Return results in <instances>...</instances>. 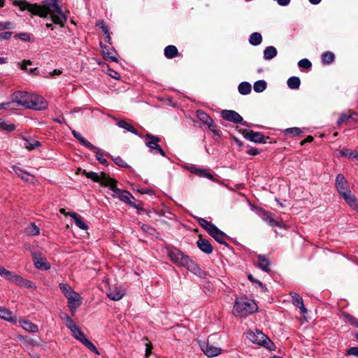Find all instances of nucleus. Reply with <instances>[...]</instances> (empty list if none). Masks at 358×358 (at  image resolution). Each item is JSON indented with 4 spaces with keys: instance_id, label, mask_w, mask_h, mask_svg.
Listing matches in <instances>:
<instances>
[{
    "instance_id": "obj_1",
    "label": "nucleus",
    "mask_w": 358,
    "mask_h": 358,
    "mask_svg": "<svg viewBox=\"0 0 358 358\" xmlns=\"http://www.w3.org/2000/svg\"><path fill=\"white\" fill-rule=\"evenodd\" d=\"M13 5L18 6L22 11L27 10L31 14L41 17H46L50 15L52 21L61 27H64L67 20V17L58 5L57 0H50L44 6L29 3L25 1H15Z\"/></svg>"
},
{
    "instance_id": "obj_2",
    "label": "nucleus",
    "mask_w": 358,
    "mask_h": 358,
    "mask_svg": "<svg viewBox=\"0 0 358 358\" xmlns=\"http://www.w3.org/2000/svg\"><path fill=\"white\" fill-rule=\"evenodd\" d=\"M167 255L173 263L178 266L185 267L193 272H196L199 270V267L194 262L191 260L185 253L176 248L169 250Z\"/></svg>"
},
{
    "instance_id": "obj_3",
    "label": "nucleus",
    "mask_w": 358,
    "mask_h": 358,
    "mask_svg": "<svg viewBox=\"0 0 358 358\" xmlns=\"http://www.w3.org/2000/svg\"><path fill=\"white\" fill-rule=\"evenodd\" d=\"M257 304L252 300L238 299L234 306V314L236 316L247 317L257 310Z\"/></svg>"
},
{
    "instance_id": "obj_4",
    "label": "nucleus",
    "mask_w": 358,
    "mask_h": 358,
    "mask_svg": "<svg viewBox=\"0 0 358 358\" xmlns=\"http://www.w3.org/2000/svg\"><path fill=\"white\" fill-rule=\"evenodd\" d=\"M246 337L254 343L261 345L270 350H274V344L273 342L268 336L259 330L248 331L246 334Z\"/></svg>"
},
{
    "instance_id": "obj_5",
    "label": "nucleus",
    "mask_w": 358,
    "mask_h": 358,
    "mask_svg": "<svg viewBox=\"0 0 358 358\" xmlns=\"http://www.w3.org/2000/svg\"><path fill=\"white\" fill-rule=\"evenodd\" d=\"M71 133L73 137L76 138L80 144L96 152V159L101 164H108L107 160L103 158V154L101 152L96 146L92 145L90 141H87L79 132L76 131V130L71 129Z\"/></svg>"
},
{
    "instance_id": "obj_6",
    "label": "nucleus",
    "mask_w": 358,
    "mask_h": 358,
    "mask_svg": "<svg viewBox=\"0 0 358 358\" xmlns=\"http://www.w3.org/2000/svg\"><path fill=\"white\" fill-rule=\"evenodd\" d=\"M145 138H146V146L151 150H155V153H159L163 157L166 156L165 152L159 145V143L161 141V138L159 137L148 133L145 134Z\"/></svg>"
},
{
    "instance_id": "obj_7",
    "label": "nucleus",
    "mask_w": 358,
    "mask_h": 358,
    "mask_svg": "<svg viewBox=\"0 0 358 358\" xmlns=\"http://www.w3.org/2000/svg\"><path fill=\"white\" fill-rule=\"evenodd\" d=\"M28 105V108L42 110L47 108L48 103L43 96L35 94H31Z\"/></svg>"
},
{
    "instance_id": "obj_8",
    "label": "nucleus",
    "mask_w": 358,
    "mask_h": 358,
    "mask_svg": "<svg viewBox=\"0 0 358 358\" xmlns=\"http://www.w3.org/2000/svg\"><path fill=\"white\" fill-rule=\"evenodd\" d=\"M241 134L246 139L254 143H266V140L268 136H264L261 132L254 131L250 129H242Z\"/></svg>"
},
{
    "instance_id": "obj_9",
    "label": "nucleus",
    "mask_w": 358,
    "mask_h": 358,
    "mask_svg": "<svg viewBox=\"0 0 358 358\" xmlns=\"http://www.w3.org/2000/svg\"><path fill=\"white\" fill-rule=\"evenodd\" d=\"M210 339H212L211 336L208 338L207 342L200 343V348L206 355L209 357H213L219 355L221 353L222 350L220 348L213 346L210 343Z\"/></svg>"
},
{
    "instance_id": "obj_10",
    "label": "nucleus",
    "mask_w": 358,
    "mask_h": 358,
    "mask_svg": "<svg viewBox=\"0 0 358 358\" xmlns=\"http://www.w3.org/2000/svg\"><path fill=\"white\" fill-rule=\"evenodd\" d=\"M30 95L31 94L27 92H15L12 94V102L17 103L18 106H24L28 108Z\"/></svg>"
},
{
    "instance_id": "obj_11",
    "label": "nucleus",
    "mask_w": 358,
    "mask_h": 358,
    "mask_svg": "<svg viewBox=\"0 0 358 358\" xmlns=\"http://www.w3.org/2000/svg\"><path fill=\"white\" fill-rule=\"evenodd\" d=\"M221 117L229 122L235 124L241 123L248 126L245 122H243V117L236 111L231 110H224L221 112Z\"/></svg>"
},
{
    "instance_id": "obj_12",
    "label": "nucleus",
    "mask_w": 358,
    "mask_h": 358,
    "mask_svg": "<svg viewBox=\"0 0 358 358\" xmlns=\"http://www.w3.org/2000/svg\"><path fill=\"white\" fill-rule=\"evenodd\" d=\"M31 256L34 266L36 268L45 271L50 269V264L47 262L46 258L41 253L33 252Z\"/></svg>"
},
{
    "instance_id": "obj_13",
    "label": "nucleus",
    "mask_w": 358,
    "mask_h": 358,
    "mask_svg": "<svg viewBox=\"0 0 358 358\" xmlns=\"http://www.w3.org/2000/svg\"><path fill=\"white\" fill-rule=\"evenodd\" d=\"M68 299V307L72 315L74 314L76 310L81 305L82 298L78 292H73L66 296Z\"/></svg>"
},
{
    "instance_id": "obj_14",
    "label": "nucleus",
    "mask_w": 358,
    "mask_h": 358,
    "mask_svg": "<svg viewBox=\"0 0 358 358\" xmlns=\"http://www.w3.org/2000/svg\"><path fill=\"white\" fill-rule=\"evenodd\" d=\"M358 116V113L354 112V113H342L340 115L339 119L337 121L338 125H341L343 124H347V125H352L357 122V117Z\"/></svg>"
},
{
    "instance_id": "obj_15",
    "label": "nucleus",
    "mask_w": 358,
    "mask_h": 358,
    "mask_svg": "<svg viewBox=\"0 0 358 358\" xmlns=\"http://www.w3.org/2000/svg\"><path fill=\"white\" fill-rule=\"evenodd\" d=\"M336 186L339 194H343V192L350 191L347 180L342 174H338L336 178Z\"/></svg>"
},
{
    "instance_id": "obj_16",
    "label": "nucleus",
    "mask_w": 358,
    "mask_h": 358,
    "mask_svg": "<svg viewBox=\"0 0 358 358\" xmlns=\"http://www.w3.org/2000/svg\"><path fill=\"white\" fill-rule=\"evenodd\" d=\"M83 174L87 178L96 182H100V184L104 186L103 180L104 178H110L109 176L106 175V173L101 172L100 175L95 172H87L86 171H83Z\"/></svg>"
},
{
    "instance_id": "obj_17",
    "label": "nucleus",
    "mask_w": 358,
    "mask_h": 358,
    "mask_svg": "<svg viewBox=\"0 0 358 358\" xmlns=\"http://www.w3.org/2000/svg\"><path fill=\"white\" fill-rule=\"evenodd\" d=\"M209 234L219 243L227 245V234L217 227H215Z\"/></svg>"
},
{
    "instance_id": "obj_18",
    "label": "nucleus",
    "mask_w": 358,
    "mask_h": 358,
    "mask_svg": "<svg viewBox=\"0 0 358 358\" xmlns=\"http://www.w3.org/2000/svg\"><path fill=\"white\" fill-rule=\"evenodd\" d=\"M290 296L292 297V303L295 306L299 308L302 313H307V309L305 308L303 305L302 297H301L299 294L294 292H290Z\"/></svg>"
},
{
    "instance_id": "obj_19",
    "label": "nucleus",
    "mask_w": 358,
    "mask_h": 358,
    "mask_svg": "<svg viewBox=\"0 0 358 358\" xmlns=\"http://www.w3.org/2000/svg\"><path fill=\"white\" fill-rule=\"evenodd\" d=\"M116 191L121 193L120 196V200L122 201L129 204L131 206L134 208H138L136 204L131 201V199L134 200V197L131 194V193L127 190L124 189H116Z\"/></svg>"
},
{
    "instance_id": "obj_20",
    "label": "nucleus",
    "mask_w": 358,
    "mask_h": 358,
    "mask_svg": "<svg viewBox=\"0 0 358 358\" xmlns=\"http://www.w3.org/2000/svg\"><path fill=\"white\" fill-rule=\"evenodd\" d=\"M103 183H104V186L109 187L110 189L113 191V194H112V196L113 197H117L120 199L121 193L116 191V189H120L116 185L117 181L115 180H114L113 178H104Z\"/></svg>"
},
{
    "instance_id": "obj_21",
    "label": "nucleus",
    "mask_w": 358,
    "mask_h": 358,
    "mask_svg": "<svg viewBox=\"0 0 358 358\" xmlns=\"http://www.w3.org/2000/svg\"><path fill=\"white\" fill-rule=\"evenodd\" d=\"M348 204L353 209H358V202L356 197L352 194L351 191H347L343 192V194L341 195Z\"/></svg>"
},
{
    "instance_id": "obj_22",
    "label": "nucleus",
    "mask_w": 358,
    "mask_h": 358,
    "mask_svg": "<svg viewBox=\"0 0 358 358\" xmlns=\"http://www.w3.org/2000/svg\"><path fill=\"white\" fill-rule=\"evenodd\" d=\"M198 248L203 252L206 254H210L213 252V246L210 242L206 240L200 238L196 242Z\"/></svg>"
},
{
    "instance_id": "obj_23",
    "label": "nucleus",
    "mask_w": 358,
    "mask_h": 358,
    "mask_svg": "<svg viewBox=\"0 0 358 358\" xmlns=\"http://www.w3.org/2000/svg\"><path fill=\"white\" fill-rule=\"evenodd\" d=\"M14 284L17 286L34 289H35L36 288V287L33 284V282L31 281L24 278L23 277H22L20 275H18Z\"/></svg>"
},
{
    "instance_id": "obj_24",
    "label": "nucleus",
    "mask_w": 358,
    "mask_h": 358,
    "mask_svg": "<svg viewBox=\"0 0 358 358\" xmlns=\"http://www.w3.org/2000/svg\"><path fill=\"white\" fill-rule=\"evenodd\" d=\"M190 171L191 173H194L199 176L207 178L211 180H214L213 176L211 173H208L206 169L192 166L190 168Z\"/></svg>"
},
{
    "instance_id": "obj_25",
    "label": "nucleus",
    "mask_w": 358,
    "mask_h": 358,
    "mask_svg": "<svg viewBox=\"0 0 358 358\" xmlns=\"http://www.w3.org/2000/svg\"><path fill=\"white\" fill-rule=\"evenodd\" d=\"M124 295V292L117 287H115L113 289H110L107 294L108 298L113 301L120 300Z\"/></svg>"
},
{
    "instance_id": "obj_26",
    "label": "nucleus",
    "mask_w": 358,
    "mask_h": 358,
    "mask_svg": "<svg viewBox=\"0 0 358 358\" xmlns=\"http://www.w3.org/2000/svg\"><path fill=\"white\" fill-rule=\"evenodd\" d=\"M196 116L204 124H206L208 127H212L213 120L203 110H198L196 111Z\"/></svg>"
},
{
    "instance_id": "obj_27",
    "label": "nucleus",
    "mask_w": 358,
    "mask_h": 358,
    "mask_svg": "<svg viewBox=\"0 0 358 358\" xmlns=\"http://www.w3.org/2000/svg\"><path fill=\"white\" fill-rule=\"evenodd\" d=\"M0 275L4 277L6 279L13 283L15 282V280L18 276V275L16 274L15 273L8 271L3 266H1V268H0Z\"/></svg>"
},
{
    "instance_id": "obj_28",
    "label": "nucleus",
    "mask_w": 358,
    "mask_h": 358,
    "mask_svg": "<svg viewBox=\"0 0 358 358\" xmlns=\"http://www.w3.org/2000/svg\"><path fill=\"white\" fill-rule=\"evenodd\" d=\"M69 215L71 216L74 220L75 224L80 229H84V230H86L88 229V227L83 222L82 217L78 214H77L74 212H71L69 213Z\"/></svg>"
},
{
    "instance_id": "obj_29",
    "label": "nucleus",
    "mask_w": 358,
    "mask_h": 358,
    "mask_svg": "<svg viewBox=\"0 0 358 358\" xmlns=\"http://www.w3.org/2000/svg\"><path fill=\"white\" fill-rule=\"evenodd\" d=\"M179 55L178 48L173 45H169L164 48V56L168 59H173Z\"/></svg>"
},
{
    "instance_id": "obj_30",
    "label": "nucleus",
    "mask_w": 358,
    "mask_h": 358,
    "mask_svg": "<svg viewBox=\"0 0 358 358\" xmlns=\"http://www.w3.org/2000/svg\"><path fill=\"white\" fill-rule=\"evenodd\" d=\"M258 266L264 271H270V262L263 255H258Z\"/></svg>"
},
{
    "instance_id": "obj_31",
    "label": "nucleus",
    "mask_w": 358,
    "mask_h": 358,
    "mask_svg": "<svg viewBox=\"0 0 358 358\" xmlns=\"http://www.w3.org/2000/svg\"><path fill=\"white\" fill-rule=\"evenodd\" d=\"M21 327L27 331L36 333L38 331V326L29 320L20 322Z\"/></svg>"
},
{
    "instance_id": "obj_32",
    "label": "nucleus",
    "mask_w": 358,
    "mask_h": 358,
    "mask_svg": "<svg viewBox=\"0 0 358 358\" xmlns=\"http://www.w3.org/2000/svg\"><path fill=\"white\" fill-rule=\"evenodd\" d=\"M24 233L27 236H36L39 234L40 229L34 223H30L24 228Z\"/></svg>"
},
{
    "instance_id": "obj_33",
    "label": "nucleus",
    "mask_w": 358,
    "mask_h": 358,
    "mask_svg": "<svg viewBox=\"0 0 358 358\" xmlns=\"http://www.w3.org/2000/svg\"><path fill=\"white\" fill-rule=\"evenodd\" d=\"M23 140L25 142L24 144V148L29 150H32L36 148L41 146V143L34 139L23 137Z\"/></svg>"
},
{
    "instance_id": "obj_34",
    "label": "nucleus",
    "mask_w": 358,
    "mask_h": 358,
    "mask_svg": "<svg viewBox=\"0 0 358 358\" xmlns=\"http://www.w3.org/2000/svg\"><path fill=\"white\" fill-rule=\"evenodd\" d=\"M117 125L119 127L124 129L134 134L138 135V131L131 124H129L123 120H119L117 122Z\"/></svg>"
},
{
    "instance_id": "obj_35",
    "label": "nucleus",
    "mask_w": 358,
    "mask_h": 358,
    "mask_svg": "<svg viewBox=\"0 0 358 358\" xmlns=\"http://www.w3.org/2000/svg\"><path fill=\"white\" fill-rule=\"evenodd\" d=\"M277 55V50L273 46H268L264 51V59L269 60Z\"/></svg>"
},
{
    "instance_id": "obj_36",
    "label": "nucleus",
    "mask_w": 358,
    "mask_h": 358,
    "mask_svg": "<svg viewBox=\"0 0 358 358\" xmlns=\"http://www.w3.org/2000/svg\"><path fill=\"white\" fill-rule=\"evenodd\" d=\"M263 220L268 222L271 227H278L280 228L283 227L282 222L275 220L269 213H265Z\"/></svg>"
},
{
    "instance_id": "obj_37",
    "label": "nucleus",
    "mask_w": 358,
    "mask_h": 358,
    "mask_svg": "<svg viewBox=\"0 0 358 358\" xmlns=\"http://www.w3.org/2000/svg\"><path fill=\"white\" fill-rule=\"evenodd\" d=\"M287 85L292 90L299 89L301 85V80L299 77L292 76L287 80Z\"/></svg>"
},
{
    "instance_id": "obj_38",
    "label": "nucleus",
    "mask_w": 358,
    "mask_h": 358,
    "mask_svg": "<svg viewBox=\"0 0 358 358\" xmlns=\"http://www.w3.org/2000/svg\"><path fill=\"white\" fill-rule=\"evenodd\" d=\"M198 222L203 229H205L208 232V234H210L213 231V229L216 227L215 224H213L210 222L206 220L203 218H199Z\"/></svg>"
},
{
    "instance_id": "obj_39",
    "label": "nucleus",
    "mask_w": 358,
    "mask_h": 358,
    "mask_svg": "<svg viewBox=\"0 0 358 358\" xmlns=\"http://www.w3.org/2000/svg\"><path fill=\"white\" fill-rule=\"evenodd\" d=\"M262 41V36L258 32H254L250 36L249 42L252 45H258Z\"/></svg>"
},
{
    "instance_id": "obj_40",
    "label": "nucleus",
    "mask_w": 358,
    "mask_h": 358,
    "mask_svg": "<svg viewBox=\"0 0 358 358\" xmlns=\"http://www.w3.org/2000/svg\"><path fill=\"white\" fill-rule=\"evenodd\" d=\"M238 90L243 95L248 94L251 92V85L248 82H242L239 84Z\"/></svg>"
},
{
    "instance_id": "obj_41",
    "label": "nucleus",
    "mask_w": 358,
    "mask_h": 358,
    "mask_svg": "<svg viewBox=\"0 0 358 358\" xmlns=\"http://www.w3.org/2000/svg\"><path fill=\"white\" fill-rule=\"evenodd\" d=\"M0 317L10 322L15 321L13 319V313L4 308H1L0 310Z\"/></svg>"
},
{
    "instance_id": "obj_42",
    "label": "nucleus",
    "mask_w": 358,
    "mask_h": 358,
    "mask_svg": "<svg viewBox=\"0 0 358 358\" xmlns=\"http://www.w3.org/2000/svg\"><path fill=\"white\" fill-rule=\"evenodd\" d=\"M334 54L329 51L325 52L322 55V62L325 64H331L334 62Z\"/></svg>"
},
{
    "instance_id": "obj_43",
    "label": "nucleus",
    "mask_w": 358,
    "mask_h": 358,
    "mask_svg": "<svg viewBox=\"0 0 358 358\" xmlns=\"http://www.w3.org/2000/svg\"><path fill=\"white\" fill-rule=\"evenodd\" d=\"M71 333L73 337L76 339L78 340L82 343L86 339V337L85 336L83 332L80 331L78 327H76L75 329L72 330Z\"/></svg>"
},
{
    "instance_id": "obj_44",
    "label": "nucleus",
    "mask_w": 358,
    "mask_h": 358,
    "mask_svg": "<svg viewBox=\"0 0 358 358\" xmlns=\"http://www.w3.org/2000/svg\"><path fill=\"white\" fill-rule=\"evenodd\" d=\"M253 88L256 92H262L266 88V83L263 80H258L255 83Z\"/></svg>"
},
{
    "instance_id": "obj_45",
    "label": "nucleus",
    "mask_w": 358,
    "mask_h": 358,
    "mask_svg": "<svg viewBox=\"0 0 358 358\" xmlns=\"http://www.w3.org/2000/svg\"><path fill=\"white\" fill-rule=\"evenodd\" d=\"M96 26L101 29L102 31L106 35V41L109 42L110 40V36L109 34L108 27L106 25V22L104 21L98 22L96 23Z\"/></svg>"
},
{
    "instance_id": "obj_46",
    "label": "nucleus",
    "mask_w": 358,
    "mask_h": 358,
    "mask_svg": "<svg viewBox=\"0 0 358 358\" xmlns=\"http://www.w3.org/2000/svg\"><path fill=\"white\" fill-rule=\"evenodd\" d=\"M13 169L14 171L15 172V173L19 177H20L22 180H24L25 181L29 180V176H30V175L27 172L23 171L19 167H17V166H13Z\"/></svg>"
},
{
    "instance_id": "obj_47",
    "label": "nucleus",
    "mask_w": 358,
    "mask_h": 358,
    "mask_svg": "<svg viewBox=\"0 0 358 358\" xmlns=\"http://www.w3.org/2000/svg\"><path fill=\"white\" fill-rule=\"evenodd\" d=\"M102 55L103 56V57L106 59H109V60H111L112 62H117V59L116 57H115L114 55H112L111 52H109L108 49L107 48V47H103L102 48Z\"/></svg>"
},
{
    "instance_id": "obj_48",
    "label": "nucleus",
    "mask_w": 358,
    "mask_h": 358,
    "mask_svg": "<svg viewBox=\"0 0 358 358\" xmlns=\"http://www.w3.org/2000/svg\"><path fill=\"white\" fill-rule=\"evenodd\" d=\"M66 320V326L70 329L71 331L75 329L78 326L73 322V320L66 314L64 315V317Z\"/></svg>"
},
{
    "instance_id": "obj_49",
    "label": "nucleus",
    "mask_w": 358,
    "mask_h": 358,
    "mask_svg": "<svg viewBox=\"0 0 358 358\" xmlns=\"http://www.w3.org/2000/svg\"><path fill=\"white\" fill-rule=\"evenodd\" d=\"M0 128L3 130L11 131L15 130V126L13 124H8L0 118Z\"/></svg>"
},
{
    "instance_id": "obj_50",
    "label": "nucleus",
    "mask_w": 358,
    "mask_h": 358,
    "mask_svg": "<svg viewBox=\"0 0 358 358\" xmlns=\"http://www.w3.org/2000/svg\"><path fill=\"white\" fill-rule=\"evenodd\" d=\"M59 287L66 297L67 296V295L69 294H71V292H73V290L71 289V287L67 284L60 283Z\"/></svg>"
},
{
    "instance_id": "obj_51",
    "label": "nucleus",
    "mask_w": 358,
    "mask_h": 358,
    "mask_svg": "<svg viewBox=\"0 0 358 358\" xmlns=\"http://www.w3.org/2000/svg\"><path fill=\"white\" fill-rule=\"evenodd\" d=\"M83 344L87 347L90 350L92 351L93 352L96 353V355H99V351L97 350L96 348L95 347V345L91 342L88 339H85L83 342Z\"/></svg>"
},
{
    "instance_id": "obj_52",
    "label": "nucleus",
    "mask_w": 358,
    "mask_h": 358,
    "mask_svg": "<svg viewBox=\"0 0 358 358\" xmlns=\"http://www.w3.org/2000/svg\"><path fill=\"white\" fill-rule=\"evenodd\" d=\"M343 317L345 322L350 323L352 325L356 326L357 323L358 322L357 319L348 313H344Z\"/></svg>"
},
{
    "instance_id": "obj_53",
    "label": "nucleus",
    "mask_w": 358,
    "mask_h": 358,
    "mask_svg": "<svg viewBox=\"0 0 358 358\" xmlns=\"http://www.w3.org/2000/svg\"><path fill=\"white\" fill-rule=\"evenodd\" d=\"M301 133H302V131L298 127L289 128L285 130L286 135L297 136Z\"/></svg>"
},
{
    "instance_id": "obj_54",
    "label": "nucleus",
    "mask_w": 358,
    "mask_h": 358,
    "mask_svg": "<svg viewBox=\"0 0 358 358\" xmlns=\"http://www.w3.org/2000/svg\"><path fill=\"white\" fill-rule=\"evenodd\" d=\"M298 65L300 68H303L306 69H308L312 66L311 62L307 59H301L299 62Z\"/></svg>"
},
{
    "instance_id": "obj_55",
    "label": "nucleus",
    "mask_w": 358,
    "mask_h": 358,
    "mask_svg": "<svg viewBox=\"0 0 358 358\" xmlns=\"http://www.w3.org/2000/svg\"><path fill=\"white\" fill-rule=\"evenodd\" d=\"M346 355H353L358 357V347H351L348 349Z\"/></svg>"
},
{
    "instance_id": "obj_56",
    "label": "nucleus",
    "mask_w": 358,
    "mask_h": 358,
    "mask_svg": "<svg viewBox=\"0 0 358 358\" xmlns=\"http://www.w3.org/2000/svg\"><path fill=\"white\" fill-rule=\"evenodd\" d=\"M113 161L119 166L126 167L127 166V163L120 157H117L114 158Z\"/></svg>"
},
{
    "instance_id": "obj_57",
    "label": "nucleus",
    "mask_w": 358,
    "mask_h": 358,
    "mask_svg": "<svg viewBox=\"0 0 358 358\" xmlns=\"http://www.w3.org/2000/svg\"><path fill=\"white\" fill-rule=\"evenodd\" d=\"M340 153L341 156L351 157L354 154V151H352L350 149H343L341 150Z\"/></svg>"
},
{
    "instance_id": "obj_58",
    "label": "nucleus",
    "mask_w": 358,
    "mask_h": 358,
    "mask_svg": "<svg viewBox=\"0 0 358 358\" xmlns=\"http://www.w3.org/2000/svg\"><path fill=\"white\" fill-rule=\"evenodd\" d=\"M13 27V24L11 22H1L0 23V30L4 29H10Z\"/></svg>"
},
{
    "instance_id": "obj_59",
    "label": "nucleus",
    "mask_w": 358,
    "mask_h": 358,
    "mask_svg": "<svg viewBox=\"0 0 358 358\" xmlns=\"http://www.w3.org/2000/svg\"><path fill=\"white\" fill-rule=\"evenodd\" d=\"M210 130L213 131V133L216 136H220L221 131L217 129L216 124H214L213 120L212 121V127H208Z\"/></svg>"
},
{
    "instance_id": "obj_60",
    "label": "nucleus",
    "mask_w": 358,
    "mask_h": 358,
    "mask_svg": "<svg viewBox=\"0 0 358 358\" xmlns=\"http://www.w3.org/2000/svg\"><path fill=\"white\" fill-rule=\"evenodd\" d=\"M109 73H108V75L115 78V79H119L120 78V73H117V71H114V70H112V69H109Z\"/></svg>"
},
{
    "instance_id": "obj_61",
    "label": "nucleus",
    "mask_w": 358,
    "mask_h": 358,
    "mask_svg": "<svg viewBox=\"0 0 358 358\" xmlns=\"http://www.w3.org/2000/svg\"><path fill=\"white\" fill-rule=\"evenodd\" d=\"M246 152H247V154H248L250 155H253V156H255V155H257L259 154V150L255 148L249 149L248 150L246 151Z\"/></svg>"
},
{
    "instance_id": "obj_62",
    "label": "nucleus",
    "mask_w": 358,
    "mask_h": 358,
    "mask_svg": "<svg viewBox=\"0 0 358 358\" xmlns=\"http://www.w3.org/2000/svg\"><path fill=\"white\" fill-rule=\"evenodd\" d=\"M12 35V32L10 31H6L3 33H0V40L3 39H8Z\"/></svg>"
},
{
    "instance_id": "obj_63",
    "label": "nucleus",
    "mask_w": 358,
    "mask_h": 358,
    "mask_svg": "<svg viewBox=\"0 0 358 358\" xmlns=\"http://www.w3.org/2000/svg\"><path fill=\"white\" fill-rule=\"evenodd\" d=\"M141 229L144 231L148 232L149 234H152V232L155 231V229L153 228H152L151 227H150L149 225H147V224H143L141 227Z\"/></svg>"
},
{
    "instance_id": "obj_64",
    "label": "nucleus",
    "mask_w": 358,
    "mask_h": 358,
    "mask_svg": "<svg viewBox=\"0 0 358 358\" xmlns=\"http://www.w3.org/2000/svg\"><path fill=\"white\" fill-rule=\"evenodd\" d=\"M146 350H145V357H148L151 354V350L152 349V345L150 343H146Z\"/></svg>"
}]
</instances>
